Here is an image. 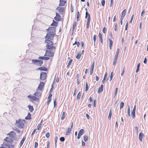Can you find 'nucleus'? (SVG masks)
Here are the masks:
<instances>
[{"mask_svg":"<svg viewBox=\"0 0 148 148\" xmlns=\"http://www.w3.org/2000/svg\"><path fill=\"white\" fill-rule=\"evenodd\" d=\"M111 110H110V112H109V116H108V119H111V116H112V113L111 112Z\"/></svg>","mask_w":148,"mask_h":148,"instance_id":"38","label":"nucleus"},{"mask_svg":"<svg viewBox=\"0 0 148 148\" xmlns=\"http://www.w3.org/2000/svg\"><path fill=\"white\" fill-rule=\"evenodd\" d=\"M56 28L54 27H49L47 29L48 33L45 37V38L53 40L56 34Z\"/></svg>","mask_w":148,"mask_h":148,"instance_id":"1","label":"nucleus"},{"mask_svg":"<svg viewBox=\"0 0 148 148\" xmlns=\"http://www.w3.org/2000/svg\"><path fill=\"white\" fill-rule=\"evenodd\" d=\"M28 107L29 108V111L31 112H32L34 110V108L33 106H31L30 105H29Z\"/></svg>","mask_w":148,"mask_h":148,"instance_id":"32","label":"nucleus"},{"mask_svg":"<svg viewBox=\"0 0 148 148\" xmlns=\"http://www.w3.org/2000/svg\"><path fill=\"white\" fill-rule=\"evenodd\" d=\"M73 61V60L72 59H71L70 60H69V62H68V64L67 65V67L68 68H69V67L70 66V65L71 64L72 62Z\"/></svg>","mask_w":148,"mask_h":148,"instance_id":"35","label":"nucleus"},{"mask_svg":"<svg viewBox=\"0 0 148 148\" xmlns=\"http://www.w3.org/2000/svg\"><path fill=\"white\" fill-rule=\"evenodd\" d=\"M57 105V103L56 99H55L54 101V107H55Z\"/></svg>","mask_w":148,"mask_h":148,"instance_id":"56","label":"nucleus"},{"mask_svg":"<svg viewBox=\"0 0 148 148\" xmlns=\"http://www.w3.org/2000/svg\"><path fill=\"white\" fill-rule=\"evenodd\" d=\"M84 133V130L83 129H81L79 132L78 134L80 135H82Z\"/></svg>","mask_w":148,"mask_h":148,"instance_id":"36","label":"nucleus"},{"mask_svg":"<svg viewBox=\"0 0 148 148\" xmlns=\"http://www.w3.org/2000/svg\"><path fill=\"white\" fill-rule=\"evenodd\" d=\"M56 10H57L60 13L63 14L65 10V8L63 7H58L56 8Z\"/></svg>","mask_w":148,"mask_h":148,"instance_id":"8","label":"nucleus"},{"mask_svg":"<svg viewBox=\"0 0 148 148\" xmlns=\"http://www.w3.org/2000/svg\"><path fill=\"white\" fill-rule=\"evenodd\" d=\"M37 129L38 130H40L42 127V125L39 124L37 126Z\"/></svg>","mask_w":148,"mask_h":148,"instance_id":"43","label":"nucleus"},{"mask_svg":"<svg viewBox=\"0 0 148 148\" xmlns=\"http://www.w3.org/2000/svg\"><path fill=\"white\" fill-rule=\"evenodd\" d=\"M81 54L80 53H79L77 54V55L76 56V58L77 59H79L80 58L81 56Z\"/></svg>","mask_w":148,"mask_h":148,"instance_id":"42","label":"nucleus"},{"mask_svg":"<svg viewBox=\"0 0 148 148\" xmlns=\"http://www.w3.org/2000/svg\"><path fill=\"white\" fill-rule=\"evenodd\" d=\"M117 24H116L115 25L114 28V29L115 31H116L117 30Z\"/></svg>","mask_w":148,"mask_h":148,"instance_id":"53","label":"nucleus"},{"mask_svg":"<svg viewBox=\"0 0 148 148\" xmlns=\"http://www.w3.org/2000/svg\"><path fill=\"white\" fill-rule=\"evenodd\" d=\"M88 138L87 136L85 135L84 137V140L85 142H86Z\"/></svg>","mask_w":148,"mask_h":148,"instance_id":"39","label":"nucleus"},{"mask_svg":"<svg viewBox=\"0 0 148 148\" xmlns=\"http://www.w3.org/2000/svg\"><path fill=\"white\" fill-rule=\"evenodd\" d=\"M132 116L133 118L134 119L135 117V112H132Z\"/></svg>","mask_w":148,"mask_h":148,"instance_id":"47","label":"nucleus"},{"mask_svg":"<svg viewBox=\"0 0 148 148\" xmlns=\"http://www.w3.org/2000/svg\"><path fill=\"white\" fill-rule=\"evenodd\" d=\"M96 37H97V36L95 34L94 35V36H93V40H94V43H95V42L96 41Z\"/></svg>","mask_w":148,"mask_h":148,"instance_id":"51","label":"nucleus"},{"mask_svg":"<svg viewBox=\"0 0 148 148\" xmlns=\"http://www.w3.org/2000/svg\"><path fill=\"white\" fill-rule=\"evenodd\" d=\"M82 95V92H79L78 93V94L77 96V100H79V99L81 95Z\"/></svg>","mask_w":148,"mask_h":148,"instance_id":"29","label":"nucleus"},{"mask_svg":"<svg viewBox=\"0 0 148 148\" xmlns=\"http://www.w3.org/2000/svg\"><path fill=\"white\" fill-rule=\"evenodd\" d=\"M47 76V74L46 73L44 72H41L40 74V79L41 80H44L46 78Z\"/></svg>","mask_w":148,"mask_h":148,"instance_id":"7","label":"nucleus"},{"mask_svg":"<svg viewBox=\"0 0 148 148\" xmlns=\"http://www.w3.org/2000/svg\"><path fill=\"white\" fill-rule=\"evenodd\" d=\"M117 90H118V88H116L115 90V92H114V93H115V95H114V96H115L116 95L117 92Z\"/></svg>","mask_w":148,"mask_h":148,"instance_id":"62","label":"nucleus"},{"mask_svg":"<svg viewBox=\"0 0 148 148\" xmlns=\"http://www.w3.org/2000/svg\"><path fill=\"white\" fill-rule=\"evenodd\" d=\"M90 14H89L88 17L87 19V23L86 28L88 29L89 27V26L90 24Z\"/></svg>","mask_w":148,"mask_h":148,"instance_id":"15","label":"nucleus"},{"mask_svg":"<svg viewBox=\"0 0 148 148\" xmlns=\"http://www.w3.org/2000/svg\"><path fill=\"white\" fill-rule=\"evenodd\" d=\"M36 130H37L36 129H34V131H33V132H32V135H33L35 133Z\"/></svg>","mask_w":148,"mask_h":148,"instance_id":"58","label":"nucleus"},{"mask_svg":"<svg viewBox=\"0 0 148 148\" xmlns=\"http://www.w3.org/2000/svg\"><path fill=\"white\" fill-rule=\"evenodd\" d=\"M32 63L34 64L39 66H41L43 64V61L41 60H32Z\"/></svg>","mask_w":148,"mask_h":148,"instance_id":"6","label":"nucleus"},{"mask_svg":"<svg viewBox=\"0 0 148 148\" xmlns=\"http://www.w3.org/2000/svg\"><path fill=\"white\" fill-rule=\"evenodd\" d=\"M124 106V103L122 102L120 104V108L121 109Z\"/></svg>","mask_w":148,"mask_h":148,"instance_id":"46","label":"nucleus"},{"mask_svg":"<svg viewBox=\"0 0 148 148\" xmlns=\"http://www.w3.org/2000/svg\"><path fill=\"white\" fill-rule=\"evenodd\" d=\"M52 96V94H49L48 97V101H47V105H48L50 102H51V97Z\"/></svg>","mask_w":148,"mask_h":148,"instance_id":"17","label":"nucleus"},{"mask_svg":"<svg viewBox=\"0 0 148 148\" xmlns=\"http://www.w3.org/2000/svg\"><path fill=\"white\" fill-rule=\"evenodd\" d=\"M108 40L109 42V48L110 49H112V47L113 44V42L110 38H109Z\"/></svg>","mask_w":148,"mask_h":148,"instance_id":"18","label":"nucleus"},{"mask_svg":"<svg viewBox=\"0 0 148 148\" xmlns=\"http://www.w3.org/2000/svg\"><path fill=\"white\" fill-rule=\"evenodd\" d=\"M127 114L129 116H130V107L129 106H128L127 110Z\"/></svg>","mask_w":148,"mask_h":148,"instance_id":"44","label":"nucleus"},{"mask_svg":"<svg viewBox=\"0 0 148 148\" xmlns=\"http://www.w3.org/2000/svg\"><path fill=\"white\" fill-rule=\"evenodd\" d=\"M126 13V11L125 9L121 13V18H123L125 16Z\"/></svg>","mask_w":148,"mask_h":148,"instance_id":"21","label":"nucleus"},{"mask_svg":"<svg viewBox=\"0 0 148 148\" xmlns=\"http://www.w3.org/2000/svg\"><path fill=\"white\" fill-rule=\"evenodd\" d=\"M71 12H73V6L72 4H71Z\"/></svg>","mask_w":148,"mask_h":148,"instance_id":"49","label":"nucleus"},{"mask_svg":"<svg viewBox=\"0 0 148 148\" xmlns=\"http://www.w3.org/2000/svg\"><path fill=\"white\" fill-rule=\"evenodd\" d=\"M80 14L79 12V11L77 12V19L78 21L79 18Z\"/></svg>","mask_w":148,"mask_h":148,"instance_id":"41","label":"nucleus"},{"mask_svg":"<svg viewBox=\"0 0 148 148\" xmlns=\"http://www.w3.org/2000/svg\"><path fill=\"white\" fill-rule=\"evenodd\" d=\"M99 39L100 40L101 42L103 43V40L102 38V35L101 33H99Z\"/></svg>","mask_w":148,"mask_h":148,"instance_id":"25","label":"nucleus"},{"mask_svg":"<svg viewBox=\"0 0 148 148\" xmlns=\"http://www.w3.org/2000/svg\"><path fill=\"white\" fill-rule=\"evenodd\" d=\"M119 52V48H118L117 49V50L116 52V54H115V56L118 57Z\"/></svg>","mask_w":148,"mask_h":148,"instance_id":"37","label":"nucleus"},{"mask_svg":"<svg viewBox=\"0 0 148 148\" xmlns=\"http://www.w3.org/2000/svg\"><path fill=\"white\" fill-rule=\"evenodd\" d=\"M49 39H46L45 41L46 49L55 51L56 48L55 47L53 46L54 44L52 41Z\"/></svg>","mask_w":148,"mask_h":148,"instance_id":"2","label":"nucleus"},{"mask_svg":"<svg viewBox=\"0 0 148 148\" xmlns=\"http://www.w3.org/2000/svg\"><path fill=\"white\" fill-rule=\"evenodd\" d=\"M55 51L54 50L52 51L51 50H47L46 51L44 56L48 57H53L54 56V52Z\"/></svg>","mask_w":148,"mask_h":148,"instance_id":"5","label":"nucleus"},{"mask_svg":"<svg viewBox=\"0 0 148 148\" xmlns=\"http://www.w3.org/2000/svg\"><path fill=\"white\" fill-rule=\"evenodd\" d=\"M71 131V128H69L67 132H66V135H68L69 134Z\"/></svg>","mask_w":148,"mask_h":148,"instance_id":"31","label":"nucleus"},{"mask_svg":"<svg viewBox=\"0 0 148 148\" xmlns=\"http://www.w3.org/2000/svg\"><path fill=\"white\" fill-rule=\"evenodd\" d=\"M46 137L48 138H49L50 136V134L49 132H47L46 134Z\"/></svg>","mask_w":148,"mask_h":148,"instance_id":"57","label":"nucleus"},{"mask_svg":"<svg viewBox=\"0 0 148 148\" xmlns=\"http://www.w3.org/2000/svg\"><path fill=\"white\" fill-rule=\"evenodd\" d=\"M31 114L29 113L27 116L25 117V119L26 120H29L31 119Z\"/></svg>","mask_w":148,"mask_h":148,"instance_id":"26","label":"nucleus"},{"mask_svg":"<svg viewBox=\"0 0 148 148\" xmlns=\"http://www.w3.org/2000/svg\"><path fill=\"white\" fill-rule=\"evenodd\" d=\"M106 28L105 27H104L103 28V33L105 34L106 32Z\"/></svg>","mask_w":148,"mask_h":148,"instance_id":"59","label":"nucleus"},{"mask_svg":"<svg viewBox=\"0 0 148 148\" xmlns=\"http://www.w3.org/2000/svg\"><path fill=\"white\" fill-rule=\"evenodd\" d=\"M26 139V138L25 137H23L22 140H21L20 143V146H21L22 145H23L24 141Z\"/></svg>","mask_w":148,"mask_h":148,"instance_id":"28","label":"nucleus"},{"mask_svg":"<svg viewBox=\"0 0 148 148\" xmlns=\"http://www.w3.org/2000/svg\"><path fill=\"white\" fill-rule=\"evenodd\" d=\"M107 73H105V75L104 76V77L103 79V80L102 81V82H103V84L104 83L105 80H106V79L107 78Z\"/></svg>","mask_w":148,"mask_h":148,"instance_id":"30","label":"nucleus"},{"mask_svg":"<svg viewBox=\"0 0 148 148\" xmlns=\"http://www.w3.org/2000/svg\"><path fill=\"white\" fill-rule=\"evenodd\" d=\"M88 90V85L87 82L86 83V87H85V91H86Z\"/></svg>","mask_w":148,"mask_h":148,"instance_id":"40","label":"nucleus"},{"mask_svg":"<svg viewBox=\"0 0 148 148\" xmlns=\"http://www.w3.org/2000/svg\"><path fill=\"white\" fill-rule=\"evenodd\" d=\"M58 25V23L56 21H55L54 20L53 21V23L51 25V26H57Z\"/></svg>","mask_w":148,"mask_h":148,"instance_id":"27","label":"nucleus"},{"mask_svg":"<svg viewBox=\"0 0 148 148\" xmlns=\"http://www.w3.org/2000/svg\"><path fill=\"white\" fill-rule=\"evenodd\" d=\"M76 44L77 45V47H79L80 45V43L79 42H77L76 40L75 41V43L73 44V45H74Z\"/></svg>","mask_w":148,"mask_h":148,"instance_id":"33","label":"nucleus"},{"mask_svg":"<svg viewBox=\"0 0 148 148\" xmlns=\"http://www.w3.org/2000/svg\"><path fill=\"white\" fill-rule=\"evenodd\" d=\"M65 140V138L64 137H61L60 138V140L62 142L64 141Z\"/></svg>","mask_w":148,"mask_h":148,"instance_id":"55","label":"nucleus"},{"mask_svg":"<svg viewBox=\"0 0 148 148\" xmlns=\"http://www.w3.org/2000/svg\"><path fill=\"white\" fill-rule=\"evenodd\" d=\"M61 16L59 14L56 13V16L54 17L55 19L57 21H60L61 20Z\"/></svg>","mask_w":148,"mask_h":148,"instance_id":"12","label":"nucleus"},{"mask_svg":"<svg viewBox=\"0 0 148 148\" xmlns=\"http://www.w3.org/2000/svg\"><path fill=\"white\" fill-rule=\"evenodd\" d=\"M12 139L9 137H7L4 139V140L9 143H11L13 141Z\"/></svg>","mask_w":148,"mask_h":148,"instance_id":"14","label":"nucleus"},{"mask_svg":"<svg viewBox=\"0 0 148 148\" xmlns=\"http://www.w3.org/2000/svg\"><path fill=\"white\" fill-rule=\"evenodd\" d=\"M65 112H62V115L61 118V119L62 120H63L65 117Z\"/></svg>","mask_w":148,"mask_h":148,"instance_id":"34","label":"nucleus"},{"mask_svg":"<svg viewBox=\"0 0 148 148\" xmlns=\"http://www.w3.org/2000/svg\"><path fill=\"white\" fill-rule=\"evenodd\" d=\"M8 135L10 136L12 138H14L15 137H16V134L15 132L13 131L10 132L9 134H8Z\"/></svg>","mask_w":148,"mask_h":148,"instance_id":"11","label":"nucleus"},{"mask_svg":"<svg viewBox=\"0 0 148 148\" xmlns=\"http://www.w3.org/2000/svg\"><path fill=\"white\" fill-rule=\"evenodd\" d=\"M124 70H125V67H124L123 71H122V72L121 74V76H122L123 75V74H124Z\"/></svg>","mask_w":148,"mask_h":148,"instance_id":"64","label":"nucleus"},{"mask_svg":"<svg viewBox=\"0 0 148 148\" xmlns=\"http://www.w3.org/2000/svg\"><path fill=\"white\" fill-rule=\"evenodd\" d=\"M134 15H132L131 16V19L130 21V23H131L132 22V20L133 19V18H134Z\"/></svg>","mask_w":148,"mask_h":148,"instance_id":"54","label":"nucleus"},{"mask_svg":"<svg viewBox=\"0 0 148 148\" xmlns=\"http://www.w3.org/2000/svg\"><path fill=\"white\" fill-rule=\"evenodd\" d=\"M66 1L65 0H60L59 5L60 6H64L65 5Z\"/></svg>","mask_w":148,"mask_h":148,"instance_id":"10","label":"nucleus"},{"mask_svg":"<svg viewBox=\"0 0 148 148\" xmlns=\"http://www.w3.org/2000/svg\"><path fill=\"white\" fill-rule=\"evenodd\" d=\"M77 25V23L76 22H75L74 23L73 25V29H74L75 27H76Z\"/></svg>","mask_w":148,"mask_h":148,"instance_id":"50","label":"nucleus"},{"mask_svg":"<svg viewBox=\"0 0 148 148\" xmlns=\"http://www.w3.org/2000/svg\"><path fill=\"white\" fill-rule=\"evenodd\" d=\"M103 90V85H101V86L99 87L98 88L97 92L98 93H99L102 92Z\"/></svg>","mask_w":148,"mask_h":148,"instance_id":"16","label":"nucleus"},{"mask_svg":"<svg viewBox=\"0 0 148 148\" xmlns=\"http://www.w3.org/2000/svg\"><path fill=\"white\" fill-rule=\"evenodd\" d=\"M145 13V9H144V10L141 13V15L142 16H143V15Z\"/></svg>","mask_w":148,"mask_h":148,"instance_id":"61","label":"nucleus"},{"mask_svg":"<svg viewBox=\"0 0 148 148\" xmlns=\"http://www.w3.org/2000/svg\"><path fill=\"white\" fill-rule=\"evenodd\" d=\"M144 136V135L142 133H140L139 135V139L141 142L142 141V139Z\"/></svg>","mask_w":148,"mask_h":148,"instance_id":"19","label":"nucleus"},{"mask_svg":"<svg viewBox=\"0 0 148 148\" xmlns=\"http://www.w3.org/2000/svg\"><path fill=\"white\" fill-rule=\"evenodd\" d=\"M38 69L44 71H48V69L47 68L44 67L38 68Z\"/></svg>","mask_w":148,"mask_h":148,"instance_id":"22","label":"nucleus"},{"mask_svg":"<svg viewBox=\"0 0 148 148\" xmlns=\"http://www.w3.org/2000/svg\"><path fill=\"white\" fill-rule=\"evenodd\" d=\"M41 97V93L38 91L35 92L33 95H29L28 96V97L35 101H38Z\"/></svg>","mask_w":148,"mask_h":148,"instance_id":"3","label":"nucleus"},{"mask_svg":"<svg viewBox=\"0 0 148 148\" xmlns=\"http://www.w3.org/2000/svg\"><path fill=\"white\" fill-rule=\"evenodd\" d=\"M89 14H89L88 13L87 11H86V16H85V18H86L87 17V16H88V15Z\"/></svg>","mask_w":148,"mask_h":148,"instance_id":"63","label":"nucleus"},{"mask_svg":"<svg viewBox=\"0 0 148 148\" xmlns=\"http://www.w3.org/2000/svg\"><path fill=\"white\" fill-rule=\"evenodd\" d=\"M25 121L21 119H19L18 120H16L15 125L20 128H22L23 127Z\"/></svg>","mask_w":148,"mask_h":148,"instance_id":"4","label":"nucleus"},{"mask_svg":"<svg viewBox=\"0 0 148 148\" xmlns=\"http://www.w3.org/2000/svg\"><path fill=\"white\" fill-rule=\"evenodd\" d=\"M105 1L104 0H102L101 1V3L102 5L104 6L105 4Z\"/></svg>","mask_w":148,"mask_h":148,"instance_id":"48","label":"nucleus"},{"mask_svg":"<svg viewBox=\"0 0 148 148\" xmlns=\"http://www.w3.org/2000/svg\"><path fill=\"white\" fill-rule=\"evenodd\" d=\"M45 84V83L44 82H41L39 85L38 86L37 90H41L43 88V87L44 86Z\"/></svg>","mask_w":148,"mask_h":148,"instance_id":"9","label":"nucleus"},{"mask_svg":"<svg viewBox=\"0 0 148 148\" xmlns=\"http://www.w3.org/2000/svg\"><path fill=\"white\" fill-rule=\"evenodd\" d=\"M53 84L51 86V88L50 90V92H52L53 90Z\"/></svg>","mask_w":148,"mask_h":148,"instance_id":"60","label":"nucleus"},{"mask_svg":"<svg viewBox=\"0 0 148 148\" xmlns=\"http://www.w3.org/2000/svg\"><path fill=\"white\" fill-rule=\"evenodd\" d=\"M49 58L46 57H41L40 56L39 57L38 59H40L44 60H48L49 59Z\"/></svg>","mask_w":148,"mask_h":148,"instance_id":"20","label":"nucleus"},{"mask_svg":"<svg viewBox=\"0 0 148 148\" xmlns=\"http://www.w3.org/2000/svg\"><path fill=\"white\" fill-rule=\"evenodd\" d=\"M58 139V137L57 136H56L55 138V145L56 146L57 145V140Z\"/></svg>","mask_w":148,"mask_h":148,"instance_id":"52","label":"nucleus"},{"mask_svg":"<svg viewBox=\"0 0 148 148\" xmlns=\"http://www.w3.org/2000/svg\"><path fill=\"white\" fill-rule=\"evenodd\" d=\"M6 146V147L9 148H13L14 147L13 145H8L5 142H4L1 145V146Z\"/></svg>","mask_w":148,"mask_h":148,"instance_id":"13","label":"nucleus"},{"mask_svg":"<svg viewBox=\"0 0 148 148\" xmlns=\"http://www.w3.org/2000/svg\"><path fill=\"white\" fill-rule=\"evenodd\" d=\"M94 64H95V62H94L91 65V68L90 69V75H91L93 73V69H94Z\"/></svg>","mask_w":148,"mask_h":148,"instance_id":"23","label":"nucleus"},{"mask_svg":"<svg viewBox=\"0 0 148 148\" xmlns=\"http://www.w3.org/2000/svg\"><path fill=\"white\" fill-rule=\"evenodd\" d=\"M118 57L117 56H114V59L113 60V65H115L116 63L117 60L118 58Z\"/></svg>","mask_w":148,"mask_h":148,"instance_id":"24","label":"nucleus"},{"mask_svg":"<svg viewBox=\"0 0 148 148\" xmlns=\"http://www.w3.org/2000/svg\"><path fill=\"white\" fill-rule=\"evenodd\" d=\"M140 63H138L137 65V69H136V72L137 73V72H138V71H139V67H140Z\"/></svg>","mask_w":148,"mask_h":148,"instance_id":"45","label":"nucleus"}]
</instances>
